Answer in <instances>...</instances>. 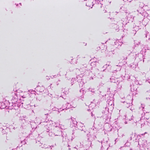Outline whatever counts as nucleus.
<instances>
[{"label": "nucleus", "instance_id": "obj_1", "mask_svg": "<svg viewBox=\"0 0 150 150\" xmlns=\"http://www.w3.org/2000/svg\"><path fill=\"white\" fill-rule=\"evenodd\" d=\"M93 0H89L88 1V2L86 4V6H89V7H91V8L92 7L93 4L92 1Z\"/></svg>", "mask_w": 150, "mask_h": 150}]
</instances>
